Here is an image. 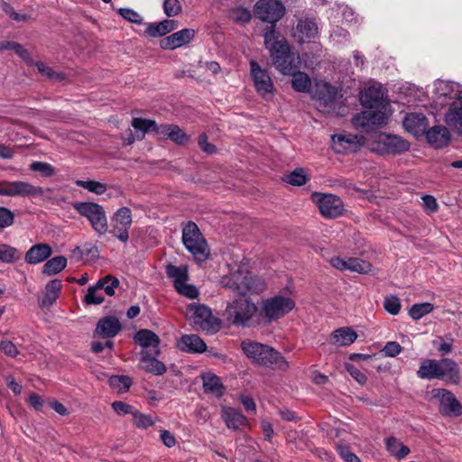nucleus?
Wrapping results in <instances>:
<instances>
[{
	"instance_id": "f257e3e1",
	"label": "nucleus",
	"mask_w": 462,
	"mask_h": 462,
	"mask_svg": "<svg viewBox=\"0 0 462 462\" xmlns=\"http://www.w3.org/2000/svg\"><path fill=\"white\" fill-rule=\"evenodd\" d=\"M264 45L270 51L272 61L275 68L283 75H289L298 69V59L284 38L279 40V35L273 31L264 32Z\"/></svg>"
},
{
	"instance_id": "f03ea898",
	"label": "nucleus",
	"mask_w": 462,
	"mask_h": 462,
	"mask_svg": "<svg viewBox=\"0 0 462 462\" xmlns=\"http://www.w3.org/2000/svg\"><path fill=\"white\" fill-rule=\"evenodd\" d=\"M241 349L247 358L258 365L282 371L289 367L282 354L268 345L245 339L241 342Z\"/></svg>"
},
{
	"instance_id": "7ed1b4c3",
	"label": "nucleus",
	"mask_w": 462,
	"mask_h": 462,
	"mask_svg": "<svg viewBox=\"0 0 462 462\" xmlns=\"http://www.w3.org/2000/svg\"><path fill=\"white\" fill-rule=\"evenodd\" d=\"M220 283L224 288L241 296L260 294L266 288V283L263 278L240 269L230 273L228 275H224Z\"/></svg>"
},
{
	"instance_id": "20e7f679",
	"label": "nucleus",
	"mask_w": 462,
	"mask_h": 462,
	"mask_svg": "<svg viewBox=\"0 0 462 462\" xmlns=\"http://www.w3.org/2000/svg\"><path fill=\"white\" fill-rule=\"evenodd\" d=\"M72 207L80 216L89 221L92 228L98 236H103L109 231L106 214L101 205L85 201L75 202Z\"/></svg>"
},
{
	"instance_id": "39448f33",
	"label": "nucleus",
	"mask_w": 462,
	"mask_h": 462,
	"mask_svg": "<svg viewBox=\"0 0 462 462\" xmlns=\"http://www.w3.org/2000/svg\"><path fill=\"white\" fill-rule=\"evenodd\" d=\"M257 311V306L251 300L236 299L226 308V320L236 326L247 327Z\"/></svg>"
},
{
	"instance_id": "423d86ee",
	"label": "nucleus",
	"mask_w": 462,
	"mask_h": 462,
	"mask_svg": "<svg viewBox=\"0 0 462 462\" xmlns=\"http://www.w3.org/2000/svg\"><path fill=\"white\" fill-rule=\"evenodd\" d=\"M317 109L327 116H342L337 88L329 83L318 85L315 90Z\"/></svg>"
},
{
	"instance_id": "0eeeda50",
	"label": "nucleus",
	"mask_w": 462,
	"mask_h": 462,
	"mask_svg": "<svg viewBox=\"0 0 462 462\" xmlns=\"http://www.w3.org/2000/svg\"><path fill=\"white\" fill-rule=\"evenodd\" d=\"M182 243L196 260L207 259L208 245L196 223L189 221L185 225L182 229Z\"/></svg>"
},
{
	"instance_id": "6e6552de",
	"label": "nucleus",
	"mask_w": 462,
	"mask_h": 462,
	"mask_svg": "<svg viewBox=\"0 0 462 462\" xmlns=\"http://www.w3.org/2000/svg\"><path fill=\"white\" fill-rule=\"evenodd\" d=\"M254 15L263 22L271 23L266 31H273L276 33V23L284 14L285 7L279 0H258L254 5Z\"/></svg>"
},
{
	"instance_id": "1a4fd4ad",
	"label": "nucleus",
	"mask_w": 462,
	"mask_h": 462,
	"mask_svg": "<svg viewBox=\"0 0 462 462\" xmlns=\"http://www.w3.org/2000/svg\"><path fill=\"white\" fill-rule=\"evenodd\" d=\"M294 306L295 303L291 298L274 296L263 300L260 314L265 323H271L285 316Z\"/></svg>"
},
{
	"instance_id": "9d476101",
	"label": "nucleus",
	"mask_w": 462,
	"mask_h": 462,
	"mask_svg": "<svg viewBox=\"0 0 462 462\" xmlns=\"http://www.w3.org/2000/svg\"><path fill=\"white\" fill-rule=\"evenodd\" d=\"M432 394L439 400V411L443 416L458 417L462 414V405L453 393L447 389H434Z\"/></svg>"
},
{
	"instance_id": "9b49d317",
	"label": "nucleus",
	"mask_w": 462,
	"mask_h": 462,
	"mask_svg": "<svg viewBox=\"0 0 462 462\" xmlns=\"http://www.w3.org/2000/svg\"><path fill=\"white\" fill-rule=\"evenodd\" d=\"M317 203L321 215L327 218H336L342 215L344 204L342 199L333 194L315 193Z\"/></svg>"
},
{
	"instance_id": "f8f14e48",
	"label": "nucleus",
	"mask_w": 462,
	"mask_h": 462,
	"mask_svg": "<svg viewBox=\"0 0 462 462\" xmlns=\"http://www.w3.org/2000/svg\"><path fill=\"white\" fill-rule=\"evenodd\" d=\"M112 221L115 224L109 232L121 242L126 243L129 239L128 230L132 225V213L130 208L123 207L117 209L112 217Z\"/></svg>"
},
{
	"instance_id": "ddd939ff",
	"label": "nucleus",
	"mask_w": 462,
	"mask_h": 462,
	"mask_svg": "<svg viewBox=\"0 0 462 462\" xmlns=\"http://www.w3.org/2000/svg\"><path fill=\"white\" fill-rule=\"evenodd\" d=\"M331 139L337 153L355 152L365 143V136L354 134H333Z\"/></svg>"
},
{
	"instance_id": "4468645a",
	"label": "nucleus",
	"mask_w": 462,
	"mask_h": 462,
	"mask_svg": "<svg viewBox=\"0 0 462 462\" xmlns=\"http://www.w3.org/2000/svg\"><path fill=\"white\" fill-rule=\"evenodd\" d=\"M190 309L193 310V323L199 326L202 330L217 332L219 329L220 321L212 316L208 307L202 304H192Z\"/></svg>"
},
{
	"instance_id": "2eb2a0df",
	"label": "nucleus",
	"mask_w": 462,
	"mask_h": 462,
	"mask_svg": "<svg viewBox=\"0 0 462 462\" xmlns=\"http://www.w3.org/2000/svg\"><path fill=\"white\" fill-rule=\"evenodd\" d=\"M250 69L256 91L263 97L272 94L274 88L267 70L262 69L254 60L250 61Z\"/></svg>"
},
{
	"instance_id": "dca6fc26",
	"label": "nucleus",
	"mask_w": 462,
	"mask_h": 462,
	"mask_svg": "<svg viewBox=\"0 0 462 462\" xmlns=\"http://www.w3.org/2000/svg\"><path fill=\"white\" fill-rule=\"evenodd\" d=\"M383 109H368L356 115L352 123L356 127L382 126L387 124V117Z\"/></svg>"
},
{
	"instance_id": "f3484780",
	"label": "nucleus",
	"mask_w": 462,
	"mask_h": 462,
	"mask_svg": "<svg viewBox=\"0 0 462 462\" xmlns=\"http://www.w3.org/2000/svg\"><path fill=\"white\" fill-rule=\"evenodd\" d=\"M360 103L368 109H385L388 103L381 86H371L360 94Z\"/></svg>"
},
{
	"instance_id": "a211bd4d",
	"label": "nucleus",
	"mask_w": 462,
	"mask_h": 462,
	"mask_svg": "<svg viewBox=\"0 0 462 462\" xmlns=\"http://www.w3.org/2000/svg\"><path fill=\"white\" fill-rule=\"evenodd\" d=\"M379 143L383 146V153L400 154L410 150L411 143L404 138L383 134L380 135Z\"/></svg>"
},
{
	"instance_id": "6ab92c4d",
	"label": "nucleus",
	"mask_w": 462,
	"mask_h": 462,
	"mask_svg": "<svg viewBox=\"0 0 462 462\" xmlns=\"http://www.w3.org/2000/svg\"><path fill=\"white\" fill-rule=\"evenodd\" d=\"M44 189L42 187L33 186L26 181H7V196L8 197H29L35 198L43 196Z\"/></svg>"
},
{
	"instance_id": "aec40b11",
	"label": "nucleus",
	"mask_w": 462,
	"mask_h": 462,
	"mask_svg": "<svg viewBox=\"0 0 462 462\" xmlns=\"http://www.w3.org/2000/svg\"><path fill=\"white\" fill-rule=\"evenodd\" d=\"M402 125L407 132L419 137L425 134L429 122L424 114L412 112L404 116Z\"/></svg>"
},
{
	"instance_id": "412c9836",
	"label": "nucleus",
	"mask_w": 462,
	"mask_h": 462,
	"mask_svg": "<svg viewBox=\"0 0 462 462\" xmlns=\"http://www.w3.org/2000/svg\"><path fill=\"white\" fill-rule=\"evenodd\" d=\"M439 380L448 383L458 384L460 382V371L457 362L451 358L439 360L438 365Z\"/></svg>"
},
{
	"instance_id": "4be33fe9",
	"label": "nucleus",
	"mask_w": 462,
	"mask_h": 462,
	"mask_svg": "<svg viewBox=\"0 0 462 462\" xmlns=\"http://www.w3.org/2000/svg\"><path fill=\"white\" fill-rule=\"evenodd\" d=\"M195 36L193 29L180 30L160 41V47L163 50H175L189 43Z\"/></svg>"
},
{
	"instance_id": "5701e85b",
	"label": "nucleus",
	"mask_w": 462,
	"mask_h": 462,
	"mask_svg": "<svg viewBox=\"0 0 462 462\" xmlns=\"http://www.w3.org/2000/svg\"><path fill=\"white\" fill-rule=\"evenodd\" d=\"M160 354L159 349H155L154 353H151L150 351H142L141 360H140V367L150 374L155 375L163 374L167 368L166 365L160 360L156 358V356Z\"/></svg>"
},
{
	"instance_id": "b1692460",
	"label": "nucleus",
	"mask_w": 462,
	"mask_h": 462,
	"mask_svg": "<svg viewBox=\"0 0 462 462\" xmlns=\"http://www.w3.org/2000/svg\"><path fill=\"white\" fill-rule=\"evenodd\" d=\"M121 329L122 325L116 317L106 316L98 320L95 333L103 338H112L116 337Z\"/></svg>"
},
{
	"instance_id": "393cba45",
	"label": "nucleus",
	"mask_w": 462,
	"mask_h": 462,
	"mask_svg": "<svg viewBox=\"0 0 462 462\" xmlns=\"http://www.w3.org/2000/svg\"><path fill=\"white\" fill-rule=\"evenodd\" d=\"M437 89V102L441 106H448V103L462 99V90L458 85L441 82Z\"/></svg>"
},
{
	"instance_id": "a878e982",
	"label": "nucleus",
	"mask_w": 462,
	"mask_h": 462,
	"mask_svg": "<svg viewBox=\"0 0 462 462\" xmlns=\"http://www.w3.org/2000/svg\"><path fill=\"white\" fill-rule=\"evenodd\" d=\"M424 135L428 143L437 149L447 146L450 141L449 131L443 125H434Z\"/></svg>"
},
{
	"instance_id": "bb28decb",
	"label": "nucleus",
	"mask_w": 462,
	"mask_h": 462,
	"mask_svg": "<svg viewBox=\"0 0 462 462\" xmlns=\"http://www.w3.org/2000/svg\"><path fill=\"white\" fill-rule=\"evenodd\" d=\"M318 34V25L312 19H300L298 21L294 36L299 42H309Z\"/></svg>"
},
{
	"instance_id": "cd10ccee",
	"label": "nucleus",
	"mask_w": 462,
	"mask_h": 462,
	"mask_svg": "<svg viewBox=\"0 0 462 462\" xmlns=\"http://www.w3.org/2000/svg\"><path fill=\"white\" fill-rule=\"evenodd\" d=\"M445 122L457 134H462V99L448 103V110L445 115Z\"/></svg>"
},
{
	"instance_id": "c85d7f7f",
	"label": "nucleus",
	"mask_w": 462,
	"mask_h": 462,
	"mask_svg": "<svg viewBox=\"0 0 462 462\" xmlns=\"http://www.w3.org/2000/svg\"><path fill=\"white\" fill-rule=\"evenodd\" d=\"M159 129V138L170 139L179 145H184L189 140V136L177 125L162 124Z\"/></svg>"
},
{
	"instance_id": "c756f323",
	"label": "nucleus",
	"mask_w": 462,
	"mask_h": 462,
	"mask_svg": "<svg viewBox=\"0 0 462 462\" xmlns=\"http://www.w3.org/2000/svg\"><path fill=\"white\" fill-rule=\"evenodd\" d=\"M177 347L187 353H203L207 349L206 343L195 334L183 335L177 342Z\"/></svg>"
},
{
	"instance_id": "7c9ffc66",
	"label": "nucleus",
	"mask_w": 462,
	"mask_h": 462,
	"mask_svg": "<svg viewBox=\"0 0 462 462\" xmlns=\"http://www.w3.org/2000/svg\"><path fill=\"white\" fill-rule=\"evenodd\" d=\"M52 254V249L48 244H36L25 254L24 260L29 264H37L47 260Z\"/></svg>"
},
{
	"instance_id": "2f4dec72",
	"label": "nucleus",
	"mask_w": 462,
	"mask_h": 462,
	"mask_svg": "<svg viewBox=\"0 0 462 462\" xmlns=\"http://www.w3.org/2000/svg\"><path fill=\"white\" fill-rule=\"evenodd\" d=\"M357 338L356 332L349 327H343L334 330L330 336V343L345 346L354 343Z\"/></svg>"
},
{
	"instance_id": "473e14b6",
	"label": "nucleus",
	"mask_w": 462,
	"mask_h": 462,
	"mask_svg": "<svg viewBox=\"0 0 462 462\" xmlns=\"http://www.w3.org/2000/svg\"><path fill=\"white\" fill-rule=\"evenodd\" d=\"M202 381L205 393L214 394L217 398L224 395L226 388L217 375L211 373L203 374Z\"/></svg>"
},
{
	"instance_id": "72a5a7b5",
	"label": "nucleus",
	"mask_w": 462,
	"mask_h": 462,
	"mask_svg": "<svg viewBox=\"0 0 462 462\" xmlns=\"http://www.w3.org/2000/svg\"><path fill=\"white\" fill-rule=\"evenodd\" d=\"M179 26V23L176 20L166 19L158 23H150L145 32L152 38L162 37L167 33L174 31Z\"/></svg>"
},
{
	"instance_id": "f704fd0d",
	"label": "nucleus",
	"mask_w": 462,
	"mask_h": 462,
	"mask_svg": "<svg viewBox=\"0 0 462 462\" xmlns=\"http://www.w3.org/2000/svg\"><path fill=\"white\" fill-rule=\"evenodd\" d=\"M61 287L60 280L54 279L49 282L45 286L44 297L40 302V306L42 308L51 307L59 298Z\"/></svg>"
},
{
	"instance_id": "c9c22d12",
	"label": "nucleus",
	"mask_w": 462,
	"mask_h": 462,
	"mask_svg": "<svg viewBox=\"0 0 462 462\" xmlns=\"http://www.w3.org/2000/svg\"><path fill=\"white\" fill-rule=\"evenodd\" d=\"M439 360L424 358L420 361V365L417 370V376L423 380L438 379Z\"/></svg>"
},
{
	"instance_id": "e433bc0d",
	"label": "nucleus",
	"mask_w": 462,
	"mask_h": 462,
	"mask_svg": "<svg viewBox=\"0 0 462 462\" xmlns=\"http://www.w3.org/2000/svg\"><path fill=\"white\" fill-rule=\"evenodd\" d=\"M222 418L227 428L235 430H238L246 421V418L239 411L228 407L222 409Z\"/></svg>"
},
{
	"instance_id": "4c0bfd02",
	"label": "nucleus",
	"mask_w": 462,
	"mask_h": 462,
	"mask_svg": "<svg viewBox=\"0 0 462 462\" xmlns=\"http://www.w3.org/2000/svg\"><path fill=\"white\" fill-rule=\"evenodd\" d=\"M131 125L136 131L142 132L141 135L137 134L136 136L138 140H143L144 138V134L152 132L159 137L160 125H158L154 120L134 117L133 118Z\"/></svg>"
},
{
	"instance_id": "58836bf2",
	"label": "nucleus",
	"mask_w": 462,
	"mask_h": 462,
	"mask_svg": "<svg viewBox=\"0 0 462 462\" xmlns=\"http://www.w3.org/2000/svg\"><path fill=\"white\" fill-rule=\"evenodd\" d=\"M134 339L136 344L144 348L152 346L158 349L161 342L160 337L153 331L149 329H140L135 333Z\"/></svg>"
},
{
	"instance_id": "ea45409f",
	"label": "nucleus",
	"mask_w": 462,
	"mask_h": 462,
	"mask_svg": "<svg viewBox=\"0 0 462 462\" xmlns=\"http://www.w3.org/2000/svg\"><path fill=\"white\" fill-rule=\"evenodd\" d=\"M386 450L391 456L397 459H402L411 452L410 448L402 443L395 437H388L385 439Z\"/></svg>"
},
{
	"instance_id": "a19ab883",
	"label": "nucleus",
	"mask_w": 462,
	"mask_h": 462,
	"mask_svg": "<svg viewBox=\"0 0 462 462\" xmlns=\"http://www.w3.org/2000/svg\"><path fill=\"white\" fill-rule=\"evenodd\" d=\"M292 75L291 87L298 92H309L311 80L309 75L302 71H296V69L291 73Z\"/></svg>"
},
{
	"instance_id": "79ce46f5",
	"label": "nucleus",
	"mask_w": 462,
	"mask_h": 462,
	"mask_svg": "<svg viewBox=\"0 0 462 462\" xmlns=\"http://www.w3.org/2000/svg\"><path fill=\"white\" fill-rule=\"evenodd\" d=\"M166 273L169 278L173 279L175 288L189 279L188 268L185 265L175 266L170 263L166 266Z\"/></svg>"
},
{
	"instance_id": "37998d69",
	"label": "nucleus",
	"mask_w": 462,
	"mask_h": 462,
	"mask_svg": "<svg viewBox=\"0 0 462 462\" xmlns=\"http://www.w3.org/2000/svg\"><path fill=\"white\" fill-rule=\"evenodd\" d=\"M67 258L63 255L55 256L48 260L42 266V273L49 276L55 275L65 269Z\"/></svg>"
},
{
	"instance_id": "c03bdc74",
	"label": "nucleus",
	"mask_w": 462,
	"mask_h": 462,
	"mask_svg": "<svg viewBox=\"0 0 462 462\" xmlns=\"http://www.w3.org/2000/svg\"><path fill=\"white\" fill-rule=\"evenodd\" d=\"M21 258L20 252L6 244H0V261L6 263H13Z\"/></svg>"
},
{
	"instance_id": "a18cd8bd",
	"label": "nucleus",
	"mask_w": 462,
	"mask_h": 462,
	"mask_svg": "<svg viewBox=\"0 0 462 462\" xmlns=\"http://www.w3.org/2000/svg\"><path fill=\"white\" fill-rule=\"evenodd\" d=\"M108 383L113 389L125 393L130 389L133 380L127 375H112L109 377Z\"/></svg>"
},
{
	"instance_id": "49530a36",
	"label": "nucleus",
	"mask_w": 462,
	"mask_h": 462,
	"mask_svg": "<svg viewBox=\"0 0 462 462\" xmlns=\"http://www.w3.org/2000/svg\"><path fill=\"white\" fill-rule=\"evenodd\" d=\"M29 170L33 172H39L44 178H50L56 174V169L45 162H32L29 165Z\"/></svg>"
},
{
	"instance_id": "de8ad7c7",
	"label": "nucleus",
	"mask_w": 462,
	"mask_h": 462,
	"mask_svg": "<svg viewBox=\"0 0 462 462\" xmlns=\"http://www.w3.org/2000/svg\"><path fill=\"white\" fill-rule=\"evenodd\" d=\"M433 304L430 302L413 304L409 310V315L414 320H418L424 315L430 313L433 310Z\"/></svg>"
},
{
	"instance_id": "09e8293b",
	"label": "nucleus",
	"mask_w": 462,
	"mask_h": 462,
	"mask_svg": "<svg viewBox=\"0 0 462 462\" xmlns=\"http://www.w3.org/2000/svg\"><path fill=\"white\" fill-rule=\"evenodd\" d=\"M228 16L232 21L240 24L247 23L252 18L250 11L244 7H236L231 9Z\"/></svg>"
},
{
	"instance_id": "8fccbe9b",
	"label": "nucleus",
	"mask_w": 462,
	"mask_h": 462,
	"mask_svg": "<svg viewBox=\"0 0 462 462\" xmlns=\"http://www.w3.org/2000/svg\"><path fill=\"white\" fill-rule=\"evenodd\" d=\"M283 180L293 186H301L306 183L307 176L302 168H297L284 176Z\"/></svg>"
},
{
	"instance_id": "3c124183",
	"label": "nucleus",
	"mask_w": 462,
	"mask_h": 462,
	"mask_svg": "<svg viewBox=\"0 0 462 462\" xmlns=\"http://www.w3.org/2000/svg\"><path fill=\"white\" fill-rule=\"evenodd\" d=\"M75 184L97 195H102L106 191V185L96 180H77Z\"/></svg>"
},
{
	"instance_id": "603ef678",
	"label": "nucleus",
	"mask_w": 462,
	"mask_h": 462,
	"mask_svg": "<svg viewBox=\"0 0 462 462\" xmlns=\"http://www.w3.org/2000/svg\"><path fill=\"white\" fill-rule=\"evenodd\" d=\"M133 424L139 429H147L154 424V420L151 415L142 413L135 409L133 414Z\"/></svg>"
},
{
	"instance_id": "864d4df0",
	"label": "nucleus",
	"mask_w": 462,
	"mask_h": 462,
	"mask_svg": "<svg viewBox=\"0 0 462 462\" xmlns=\"http://www.w3.org/2000/svg\"><path fill=\"white\" fill-rule=\"evenodd\" d=\"M351 272H356L358 273H368L372 270V264L369 262L359 258L349 257V262Z\"/></svg>"
},
{
	"instance_id": "5fc2aeb1",
	"label": "nucleus",
	"mask_w": 462,
	"mask_h": 462,
	"mask_svg": "<svg viewBox=\"0 0 462 462\" xmlns=\"http://www.w3.org/2000/svg\"><path fill=\"white\" fill-rule=\"evenodd\" d=\"M163 11L168 17H172L180 14L182 7L179 0H164Z\"/></svg>"
},
{
	"instance_id": "6e6d98bb",
	"label": "nucleus",
	"mask_w": 462,
	"mask_h": 462,
	"mask_svg": "<svg viewBox=\"0 0 462 462\" xmlns=\"http://www.w3.org/2000/svg\"><path fill=\"white\" fill-rule=\"evenodd\" d=\"M383 307L387 312L396 315L401 310V302L397 296H389L384 299Z\"/></svg>"
},
{
	"instance_id": "4d7b16f0",
	"label": "nucleus",
	"mask_w": 462,
	"mask_h": 462,
	"mask_svg": "<svg viewBox=\"0 0 462 462\" xmlns=\"http://www.w3.org/2000/svg\"><path fill=\"white\" fill-rule=\"evenodd\" d=\"M112 408L119 416H125L126 414H131L133 416L135 411L134 406L121 401L114 402L112 403Z\"/></svg>"
},
{
	"instance_id": "13d9d810",
	"label": "nucleus",
	"mask_w": 462,
	"mask_h": 462,
	"mask_svg": "<svg viewBox=\"0 0 462 462\" xmlns=\"http://www.w3.org/2000/svg\"><path fill=\"white\" fill-rule=\"evenodd\" d=\"M175 289L179 293L189 299H196L199 296L198 289L192 284H187L186 282L180 284Z\"/></svg>"
},
{
	"instance_id": "bf43d9fd",
	"label": "nucleus",
	"mask_w": 462,
	"mask_h": 462,
	"mask_svg": "<svg viewBox=\"0 0 462 462\" xmlns=\"http://www.w3.org/2000/svg\"><path fill=\"white\" fill-rule=\"evenodd\" d=\"M402 351V346L396 341H389L385 344L382 352L385 356L395 357Z\"/></svg>"
},
{
	"instance_id": "052dcab7",
	"label": "nucleus",
	"mask_w": 462,
	"mask_h": 462,
	"mask_svg": "<svg viewBox=\"0 0 462 462\" xmlns=\"http://www.w3.org/2000/svg\"><path fill=\"white\" fill-rule=\"evenodd\" d=\"M118 13L121 14L123 18L125 20L134 23H143V17L134 10L130 8H120Z\"/></svg>"
},
{
	"instance_id": "680f3d73",
	"label": "nucleus",
	"mask_w": 462,
	"mask_h": 462,
	"mask_svg": "<svg viewBox=\"0 0 462 462\" xmlns=\"http://www.w3.org/2000/svg\"><path fill=\"white\" fill-rule=\"evenodd\" d=\"M346 370L349 373V374L360 384H365L367 381V377L365 374H363L358 368H356L354 365L346 363L345 365Z\"/></svg>"
},
{
	"instance_id": "e2e57ef3",
	"label": "nucleus",
	"mask_w": 462,
	"mask_h": 462,
	"mask_svg": "<svg viewBox=\"0 0 462 462\" xmlns=\"http://www.w3.org/2000/svg\"><path fill=\"white\" fill-rule=\"evenodd\" d=\"M105 298L103 295L97 294L93 288H88L87 294L84 297V301L88 305H98L103 303Z\"/></svg>"
},
{
	"instance_id": "0e129e2a",
	"label": "nucleus",
	"mask_w": 462,
	"mask_h": 462,
	"mask_svg": "<svg viewBox=\"0 0 462 462\" xmlns=\"http://www.w3.org/2000/svg\"><path fill=\"white\" fill-rule=\"evenodd\" d=\"M0 350L6 356L15 357L19 351L16 346L10 340L4 339L0 341Z\"/></svg>"
},
{
	"instance_id": "69168bd1",
	"label": "nucleus",
	"mask_w": 462,
	"mask_h": 462,
	"mask_svg": "<svg viewBox=\"0 0 462 462\" xmlns=\"http://www.w3.org/2000/svg\"><path fill=\"white\" fill-rule=\"evenodd\" d=\"M14 216L8 208L0 207V228H5L14 223Z\"/></svg>"
},
{
	"instance_id": "338daca9",
	"label": "nucleus",
	"mask_w": 462,
	"mask_h": 462,
	"mask_svg": "<svg viewBox=\"0 0 462 462\" xmlns=\"http://www.w3.org/2000/svg\"><path fill=\"white\" fill-rule=\"evenodd\" d=\"M198 144L203 152L208 154H213L217 152V147L208 142V135L205 133L199 135Z\"/></svg>"
},
{
	"instance_id": "774afa93",
	"label": "nucleus",
	"mask_w": 462,
	"mask_h": 462,
	"mask_svg": "<svg viewBox=\"0 0 462 462\" xmlns=\"http://www.w3.org/2000/svg\"><path fill=\"white\" fill-rule=\"evenodd\" d=\"M338 452L346 462H361L360 458L346 446H339Z\"/></svg>"
}]
</instances>
